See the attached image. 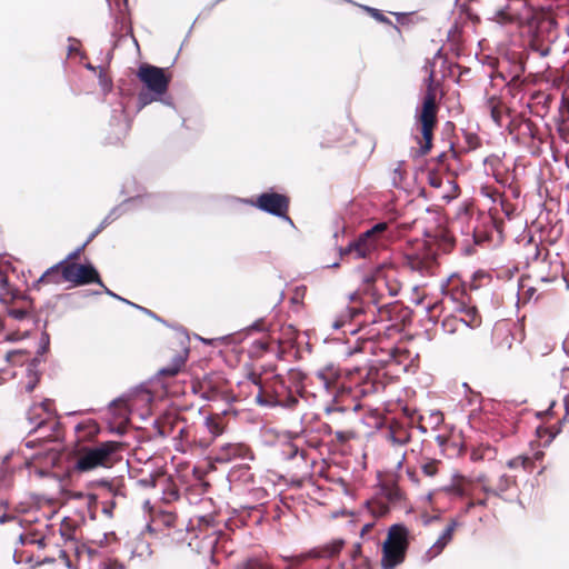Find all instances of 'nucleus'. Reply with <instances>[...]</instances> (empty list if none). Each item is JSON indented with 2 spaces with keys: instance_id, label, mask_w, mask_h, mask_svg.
I'll use <instances>...</instances> for the list:
<instances>
[{
  "instance_id": "nucleus-1",
  "label": "nucleus",
  "mask_w": 569,
  "mask_h": 569,
  "mask_svg": "<svg viewBox=\"0 0 569 569\" xmlns=\"http://www.w3.org/2000/svg\"><path fill=\"white\" fill-rule=\"evenodd\" d=\"M425 70L428 72L427 92L423 97L421 110H417L416 118L421 123L422 140L419 142L417 156H425L431 148L432 131L437 121V106H436V88H435V72L432 64H426Z\"/></svg>"
},
{
  "instance_id": "nucleus-2",
  "label": "nucleus",
  "mask_w": 569,
  "mask_h": 569,
  "mask_svg": "<svg viewBox=\"0 0 569 569\" xmlns=\"http://www.w3.org/2000/svg\"><path fill=\"white\" fill-rule=\"evenodd\" d=\"M138 78L146 86L148 91H141L138 94L139 108H143L153 101H162L164 104L173 107L169 99H162L169 87V78L163 69L150 64H142L138 70Z\"/></svg>"
},
{
  "instance_id": "nucleus-3",
  "label": "nucleus",
  "mask_w": 569,
  "mask_h": 569,
  "mask_svg": "<svg viewBox=\"0 0 569 569\" xmlns=\"http://www.w3.org/2000/svg\"><path fill=\"white\" fill-rule=\"evenodd\" d=\"M120 447L121 445L117 441H103L94 447H83L79 451L73 469L79 472H88L99 467L109 468Z\"/></svg>"
},
{
  "instance_id": "nucleus-4",
  "label": "nucleus",
  "mask_w": 569,
  "mask_h": 569,
  "mask_svg": "<svg viewBox=\"0 0 569 569\" xmlns=\"http://www.w3.org/2000/svg\"><path fill=\"white\" fill-rule=\"evenodd\" d=\"M407 547L408 529L398 523L391 526L382 547L381 567L383 569H395L403 561Z\"/></svg>"
},
{
  "instance_id": "nucleus-5",
  "label": "nucleus",
  "mask_w": 569,
  "mask_h": 569,
  "mask_svg": "<svg viewBox=\"0 0 569 569\" xmlns=\"http://www.w3.org/2000/svg\"><path fill=\"white\" fill-rule=\"evenodd\" d=\"M152 400L153 396L147 388L138 387L114 399L110 403V408H113L114 415L119 419L128 420L134 411H148Z\"/></svg>"
},
{
  "instance_id": "nucleus-6",
  "label": "nucleus",
  "mask_w": 569,
  "mask_h": 569,
  "mask_svg": "<svg viewBox=\"0 0 569 569\" xmlns=\"http://www.w3.org/2000/svg\"><path fill=\"white\" fill-rule=\"evenodd\" d=\"M387 228L388 224L386 222L376 223L346 248L341 247L339 249L340 256H351L353 259L369 258L377 250L379 237Z\"/></svg>"
},
{
  "instance_id": "nucleus-7",
  "label": "nucleus",
  "mask_w": 569,
  "mask_h": 569,
  "mask_svg": "<svg viewBox=\"0 0 569 569\" xmlns=\"http://www.w3.org/2000/svg\"><path fill=\"white\" fill-rule=\"evenodd\" d=\"M28 421L32 426L30 433H39L38 439H51L59 422L50 409V401L33 405L28 411Z\"/></svg>"
},
{
  "instance_id": "nucleus-8",
  "label": "nucleus",
  "mask_w": 569,
  "mask_h": 569,
  "mask_svg": "<svg viewBox=\"0 0 569 569\" xmlns=\"http://www.w3.org/2000/svg\"><path fill=\"white\" fill-rule=\"evenodd\" d=\"M259 210L272 214L278 218H283L291 222L287 216L289 209V199L277 192H263L258 196L256 202H252Z\"/></svg>"
},
{
  "instance_id": "nucleus-9",
  "label": "nucleus",
  "mask_w": 569,
  "mask_h": 569,
  "mask_svg": "<svg viewBox=\"0 0 569 569\" xmlns=\"http://www.w3.org/2000/svg\"><path fill=\"white\" fill-rule=\"evenodd\" d=\"M62 278L64 281L74 284L98 283L103 286L98 271L91 264L69 263L62 268Z\"/></svg>"
},
{
  "instance_id": "nucleus-10",
  "label": "nucleus",
  "mask_w": 569,
  "mask_h": 569,
  "mask_svg": "<svg viewBox=\"0 0 569 569\" xmlns=\"http://www.w3.org/2000/svg\"><path fill=\"white\" fill-rule=\"evenodd\" d=\"M253 458L250 449L240 442H227L220 445L214 455V460L219 463H228L234 459H249Z\"/></svg>"
},
{
  "instance_id": "nucleus-11",
  "label": "nucleus",
  "mask_w": 569,
  "mask_h": 569,
  "mask_svg": "<svg viewBox=\"0 0 569 569\" xmlns=\"http://www.w3.org/2000/svg\"><path fill=\"white\" fill-rule=\"evenodd\" d=\"M457 527V520H451L449 522V525L443 529L435 543L426 551L425 559L427 561L432 560L443 551L447 545L452 540L453 532Z\"/></svg>"
},
{
  "instance_id": "nucleus-12",
  "label": "nucleus",
  "mask_w": 569,
  "mask_h": 569,
  "mask_svg": "<svg viewBox=\"0 0 569 569\" xmlns=\"http://www.w3.org/2000/svg\"><path fill=\"white\" fill-rule=\"evenodd\" d=\"M543 32V28L540 26L529 43L530 50L538 53L541 58H546L550 54L552 43L557 38L556 34L549 32L548 38L545 39Z\"/></svg>"
},
{
  "instance_id": "nucleus-13",
  "label": "nucleus",
  "mask_w": 569,
  "mask_h": 569,
  "mask_svg": "<svg viewBox=\"0 0 569 569\" xmlns=\"http://www.w3.org/2000/svg\"><path fill=\"white\" fill-rule=\"evenodd\" d=\"M478 480L482 482L483 492L495 496H501L513 483V478L506 473L500 475L497 480V483L495 485H492L491 480L487 479L485 476L479 477Z\"/></svg>"
},
{
  "instance_id": "nucleus-14",
  "label": "nucleus",
  "mask_w": 569,
  "mask_h": 569,
  "mask_svg": "<svg viewBox=\"0 0 569 569\" xmlns=\"http://www.w3.org/2000/svg\"><path fill=\"white\" fill-rule=\"evenodd\" d=\"M463 316L458 318L460 323L467 328H478L481 325V317L476 307L461 302L457 308Z\"/></svg>"
},
{
  "instance_id": "nucleus-15",
  "label": "nucleus",
  "mask_w": 569,
  "mask_h": 569,
  "mask_svg": "<svg viewBox=\"0 0 569 569\" xmlns=\"http://www.w3.org/2000/svg\"><path fill=\"white\" fill-rule=\"evenodd\" d=\"M338 377V372L333 369L332 366L321 368L315 373V378L328 393H331L332 387L337 382Z\"/></svg>"
},
{
  "instance_id": "nucleus-16",
  "label": "nucleus",
  "mask_w": 569,
  "mask_h": 569,
  "mask_svg": "<svg viewBox=\"0 0 569 569\" xmlns=\"http://www.w3.org/2000/svg\"><path fill=\"white\" fill-rule=\"evenodd\" d=\"M343 540L341 539H336L329 543H327L326 546L322 547L321 550H310L306 557H313V558H331V557H335L336 555H338L341 549H342V546H343ZM301 559L305 558V556H301L300 557Z\"/></svg>"
},
{
  "instance_id": "nucleus-17",
  "label": "nucleus",
  "mask_w": 569,
  "mask_h": 569,
  "mask_svg": "<svg viewBox=\"0 0 569 569\" xmlns=\"http://www.w3.org/2000/svg\"><path fill=\"white\" fill-rule=\"evenodd\" d=\"M361 310L356 307H346L331 321V328L335 330L343 328L348 322L360 315Z\"/></svg>"
},
{
  "instance_id": "nucleus-18",
  "label": "nucleus",
  "mask_w": 569,
  "mask_h": 569,
  "mask_svg": "<svg viewBox=\"0 0 569 569\" xmlns=\"http://www.w3.org/2000/svg\"><path fill=\"white\" fill-rule=\"evenodd\" d=\"M64 261H60L57 264L47 269L43 274L38 279L37 283L46 282V283H56L59 284L61 281H64L62 278V268Z\"/></svg>"
},
{
  "instance_id": "nucleus-19",
  "label": "nucleus",
  "mask_w": 569,
  "mask_h": 569,
  "mask_svg": "<svg viewBox=\"0 0 569 569\" xmlns=\"http://www.w3.org/2000/svg\"><path fill=\"white\" fill-rule=\"evenodd\" d=\"M204 427L213 438L221 436L224 431V425L220 415L207 416L204 418Z\"/></svg>"
},
{
  "instance_id": "nucleus-20",
  "label": "nucleus",
  "mask_w": 569,
  "mask_h": 569,
  "mask_svg": "<svg viewBox=\"0 0 569 569\" xmlns=\"http://www.w3.org/2000/svg\"><path fill=\"white\" fill-rule=\"evenodd\" d=\"M409 264L412 270L418 271L422 276H429L432 273V259L423 261L419 256H415L409 260Z\"/></svg>"
},
{
  "instance_id": "nucleus-21",
  "label": "nucleus",
  "mask_w": 569,
  "mask_h": 569,
  "mask_svg": "<svg viewBox=\"0 0 569 569\" xmlns=\"http://www.w3.org/2000/svg\"><path fill=\"white\" fill-rule=\"evenodd\" d=\"M120 208H113L108 216L100 222L96 230H93L88 239L87 243L91 242L107 226L114 221L120 216Z\"/></svg>"
},
{
  "instance_id": "nucleus-22",
  "label": "nucleus",
  "mask_w": 569,
  "mask_h": 569,
  "mask_svg": "<svg viewBox=\"0 0 569 569\" xmlns=\"http://www.w3.org/2000/svg\"><path fill=\"white\" fill-rule=\"evenodd\" d=\"M129 552L130 559L138 557L140 560H146L151 556L152 550L150 549L149 543L141 539L138 541L137 547L134 549H130Z\"/></svg>"
},
{
  "instance_id": "nucleus-23",
  "label": "nucleus",
  "mask_w": 569,
  "mask_h": 569,
  "mask_svg": "<svg viewBox=\"0 0 569 569\" xmlns=\"http://www.w3.org/2000/svg\"><path fill=\"white\" fill-rule=\"evenodd\" d=\"M183 365H184V359L180 356H177L173 358V360L170 365H168L159 370V375L173 377L180 371V369Z\"/></svg>"
},
{
  "instance_id": "nucleus-24",
  "label": "nucleus",
  "mask_w": 569,
  "mask_h": 569,
  "mask_svg": "<svg viewBox=\"0 0 569 569\" xmlns=\"http://www.w3.org/2000/svg\"><path fill=\"white\" fill-rule=\"evenodd\" d=\"M230 478L232 480H242L244 483L253 480V475L250 472L249 467H241L239 469H234L230 472Z\"/></svg>"
},
{
  "instance_id": "nucleus-25",
  "label": "nucleus",
  "mask_w": 569,
  "mask_h": 569,
  "mask_svg": "<svg viewBox=\"0 0 569 569\" xmlns=\"http://www.w3.org/2000/svg\"><path fill=\"white\" fill-rule=\"evenodd\" d=\"M236 569H270L269 566L257 558H248L236 566Z\"/></svg>"
},
{
  "instance_id": "nucleus-26",
  "label": "nucleus",
  "mask_w": 569,
  "mask_h": 569,
  "mask_svg": "<svg viewBox=\"0 0 569 569\" xmlns=\"http://www.w3.org/2000/svg\"><path fill=\"white\" fill-rule=\"evenodd\" d=\"M274 407H282L286 409H293L299 403V398L292 393H289L286 398L279 399L276 398L274 400Z\"/></svg>"
},
{
  "instance_id": "nucleus-27",
  "label": "nucleus",
  "mask_w": 569,
  "mask_h": 569,
  "mask_svg": "<svg viewBox=\"0 0 569 569\" xmlns=\"http://www.w3.org/2000/svg\"><path fill=\"white\" fill-rule=\"evenodd\" d=\"M459 326H461L458 317H448L442 321V327L446 332L453 333L458 330Z\"/></svg>"
},
{
  "instance_id": "nucleus-28",
  "label": "nucleus",
  "mask_w": 569,
  "mask_h": 569,
  "mask_svg": "<svg viewBox=\"0 0 569 569\" xmlns=\"http://www.w3.org/2000/svg\"><path fill=\"white\" fill-rule=\"evenodd\" d=\"M559 385L562 389H569V367H563L559 373Z\"/></svg>"
},
{
  "instance_id": "nucleus-29",
  "label": "nucleus",
  "mask_w": 569,
  "mask_h": 569,
  "mask_svg": "<svg viewBox=\"0 0 569 569\" xmlns=\"http://www.w3.org/2000/svg\"><path fill=\"white\" fill-rule=\"evenodd\" d=\"M529 460L528 457H525V456H518L516 458H512L510 459L508 462H507V466L511 469H515V468H518V467H523L526 468V463L527 461Z\"/></svg>"
},
{
  "instance_id": "nucleus-30",
  "label": "nucleus",
  "mask_w": 569,
  "mask_h": 569,
  "mask_svg": "<svg viewBox=\"0 0 569 569\" xmlns=\"http://www.w3.org/2000/svg\"><path fill=\"white\" fill-rule=\"evenodd\" d=\"M49 342H50L49 335L47 332H42V335L40 337V346L38 349L39 355H43L44 352H47V350L49 348Z\"/></svg>"
},
{
  "instance_id": "nucleus-31",
  "label": "nucleus",
  "mask_w": 569,
  "mask_h": 569,
  "mask_svg": "<svg viewBox=\"0 0 569 569\" xmlns=\"http://www.w3.org/2000/svg\"><path fill=\"white\" fill-rule=\"evenodd\" d=\"M274 400L273 398H266L261 392H259L256 397V401L258 405L262 407H274Z\"/></svg>"
},
{
  "instance_id": "nucleus-32",
  "label": "nucleus",
  "mask_w": 569,
  "mask_h": 569,
  "mask_svg": "<svg viewBox=\"0 0 569 569\" xmlns=\"http://www.w3.org/2000/svg\"><path fill=\"white\" fill-rule=\"evenodd\" d=\"M401 164L402 162H399L398 167L395 168L393 172H392V184L395 187H398L400 184V182L402 181V171H401Z\"/></svg>"
},
{
  "instance_id": "nucleus-33",
  "label": "nucleus",
  "mask_w": 569,
  "mask_h": 569,
  "mask_svg": "<svg viewBox=\"0 0 569 569\" xmlns=\"http://www.w3.org/2000/svg\"><path fill=\"white\" fill-rule=\"evenodd\" d=\"M9 280L8 277L0 270V296L9 293Z\"/></svg>"
},
{
  "instance_id": "nucleus-34",
  "label": "nucleus",
  "mask_w": 569,
  "mask_h": 569,
  "mask_svg": "<svg viewBox=\"0 0 569 569\" xmlns=\"http://www.w3.org/2000/svg\"><path fill=\"white\" fill-rule=\"evenodd\" d=\"M248 330L249 331H258V332H263L267 330V327L264 325V321L263 319H258L256 320L252 325H250L248 327Z\"/></svg>"
},
{
  "instance_id": "nucleus-35",
  "label": "nucleus",
  "mask_w": 569,
  "mask_h": 569,
  "mask_svg": "<svg viewBox=\"0 0 569 569\" xmlns=\"http://www.w3.org/2000/svg\"><path fill=\"white\" fill-rule=\"evenodd\" d=\"M367 11L371 13V16L381 22H390L388 18H386L378 9L363 7Z\"/></svg>"
},
{
  "instance_id": "nucleus-36",
  "label": "nucleus",
  "mask_w": 569,
  "mask_h": 569,
  "mask_svg": "<svg viewBox=\"0 0 569 569\" xmlns=\"http://www.w3.org/2000/svg\"><path fill=\"white\" fill-rule=\"evenodd\" d=\"M87 244H88V243H87V241H86L82 246H80L79 248H77L74 251L70 252V253L67 256V258L63 260V261H64V264H68V263H67V261L72 260V259H76V258L80 254V252L86 248V246H87Z\"/></svg>"
},
{
  "instance_id": "nucleus-37",
  "label": "nucleus",
  "mask_w": 569,
  "mask_h": 569,
  "mask_svg": "<svg viewBox=\"0 0 569 569\" xmlns=\"http://www.w3.org/2000/svg\"><path fill=\"white\" fill-rule=\"evenodd\" d=\"M116 535L114 532L103 533L101 540L99 541L100 547H103L104 545H108L110 540H114Z\"/></svg>"
},
{
  "instance_id": "nucleus-38",
  "label": "nucleus",
  "mask_w": 569,
  "mask_h": 569,
  "mask_svg": "<svg viewBox=\"0 0 569 569\" xmlns=\"http://www.w3.org/2000/svg\"><path fill=\"white\" fill-rule=\"evenodd\" d=\"M102 287H103V289H104V292H106L108 296H110V297H112V298H114V299H118V300H120V301H122V302H124V303H128V305H130V303H131L129 300H127V299H124V298H122V297L118 296L117 293L112 292L111 290H109L107 287H104V284H103Z\"/></svg>"
},
{
  "instance_id": "nucleus-39",
  "label": "nucleus",
  "mask_w": 569,
  "mask_h": 569,
  "mask_svg": "<svg viewBox=\"0 0 569 569\" xmlns=\"http://www.w3.org/2000/svg\"><path fill=\"white\" fill-rule=\"evenodd\" d=\"M130 306H132V307H134V308H137V309L141 310L142 312H144L146 315H148V316H150V317H152V318H154V319H158V317L156 316V313H154V312H152L151 310H149V309H147V308H144V307L138 306V305H136V303H133V302H132V303H130Z\"/></svg>"
},
{
  "instance_id": "nucleus-40",
  "label": "nucleus",
  "mask_w": 569,
  "mask_h": 569,
  "mask_svg": "<svg viewBox=\"0 0 569 569\" xmlns=\"http://www.w3.org/2000/svg\"><path fill=\"white\" fill-rule=\"evenodd\" d=\"M10 313L18 320H21L27 316V312L22 309L12 310Z\"/></svg>"
},
{
  "instance_id": "nucleus-41",
  "label": "nucleus",
  "mask_w": 569,
  "mask_h": 569,
  "mask_svg": "<svg viewBox=\"0 0 569 569\" xmlns=\"http://www.w3.org/2000/svg\"><path fill=\"white\" fill-rule=\"evenodd\" d=\"M11 520H16V517L14 516H11V515H7V513H2L0 516V525H3L8 521H11Z\"/></svg>"
},
{
  "instance_id": "nucleus-42",
  "label": "nucleus",
  "mask_w": 569,
  "mask_h": 569,
  "mask_svg": "<svg viewBox=\"0 0 569 569\" xmlns=\"http://www.w3.org/2000/svg\"><path fill=\"white\" fill-rule=\"evenodd\" d=\"M18 352L17 351H9V352H6V353H0V357L2 359H4L6 361H11V358L17 356Z\"/></svg>"
},
{
  "instance_id": "nucleus-43",
  "label": "nucleus",
  "mask_w": 569,
  "mask_h": 569,
  "mask_svg": "<svg viewBox=\"0 0 569 569\" xmlns=\"http://www.w3.org/2000/svg\"><path fill=\"white\" fill-rule=\"evenodd\" d=\"M335 411L343 412L345 409L342 407H333V406H329L325 409V412L328 415L331 412H335Z\"/></svg>"
},
{
  "instance_id": "nucleus-44",
  "label": "nucleus",
  "mask_w": 569,
  "mask_h": 569,
  "mask_svg": "<svg viewBox=\"0 0 569 569\" xmlns=\"http://www.w3.org/2000/svg\"><path fill=\"white\" fill-rule=\"evenodd\" d=\"M106 569H124V566L122 563H118L117 561L110 562Z\"/></svg>"
},
{
  "instance_id": "nucleus-45",
  "label": "nucleus",
  "mask_w": 569,
  "mask_h": 569,
  "mask_svg": "<svg viewBox=\"0 0 569 569\" xmlns=\"http://www.w3.org/2000/svg\"><path fill=\"white\" fill-rule=\"evenodd\" d=\"M59 553H60V558H62L64 560L66 566L70 567V559H69L67 552L64 550H60Z\"/></svg>"
},
{
  "instance_id": "nucleus-46",
  "label": "nucleus",
  "mask_w": 569,
  "mask_h": 569,
  "mask_svg": "<svg viewBox=\"0 0 569 569\" xmlns=\"http://www.w3.org/2000/svg\"><path fill=\"white\" fill-rule=\"evenodd\" d=\"M389 439H390V441H392L393 443H399V445L405 443V440H399V439L396 437V435H395V432H393V431H391V432H390V435H389Z\"/></svg>"
},
{
  "instance_id": "nucleus-47",
  "label": "nucleus",
  "mask_w": 569,
  "mask_h": 569,
  "mask_svg": "<svg viewBox=\"0 0 569 569\" xmlns=\"http://www.w3.org/2000/svg\"><path fill=\"white\" fill-rule=\"evenodd\" d=\"M422 470H423V472H425L426 475H428V476H433V473H435L433 468H432V466H430V465H425V466L422 467Z\"/></svg>"
},
{
  "instance_id": "nucleus-48",
  "label": "nucleus",
  "mask_w": 569,
  "mask_h": 569,
  "mask_svg": "<svg viewBox=\"0 0 569 569\" xmlns=\"http://www.w3.org/2000/svg\"><path fill=\"white\" fill-rule=\"evenodd\" d=\"M336 438L339 441H343L345 440V432L343 431H336Z\"/></svg>"
},
{
  "instance_id": "nucleus-49",
  "label": "nucleus",
  "mask_w": 569,
  "mask_h": 569,
  "mask_svg": "<svg viewBox=\"0 0 569 569\" xmlns=\"http://www.w3.org/2000/svg\"><path fill=\"white\" fill-rule=\"evenodd\" d=\"M476 506V502L473 501H470L466 508H465V513H468L473 507Z\"/></svg>"
},
{
  "instance_id": "nucleus-50",
  "label": "nucleus",
  "mask_w": 569,
  "mask_h": 569,
  "mask_svg": "<svg viewBox=\"0 0 569 569\" xmlns=\"http://www.w3.org/2000/svg\"><path fill=\"white\" fill-rule=\"evenodd\" d=\"M563 401H565L566 411L569 415V397L565 396Z\"/></svg>"
},
{
  "instance_id": "nucleus-51",
  "label": "nucleus",
  "mask_w": 569,
  "mask_h": 569,
  "mask_svg": "<svg viewBox=\"0 0 569 569\" xmlns=\"http://www.w3.org/2000/svg\"><path fill=\"white\" fill-rule=\"evenodd\" d=\"M486 505H487V501H486V500H478V501L476 502V506H482V507H485Z\"/></svg>"
},
{
  "instance_id": "nucleus-52",
  "label": "nucleus",
  "mask_w": 569,
  "mask_h": 569,
  "mask_svg": "<svg viewBox=\"0 0 569 569\" xmlns=\"http://www.w3.org/2000/svg\"><path fill=\"white\" fill-rule=\"evenodd\" d=\"M492 117H493V119H495L496 121H498V119H497V118H498V114H496V111H495V110H492Z\"/></svg>"
},
{
  "instance_id": "nucleus-53",
  "label": "nucleus",
  "mask_w": 569,
  "mask_h": 569,
  "mask_svg": "<svg viewBox=\"0 0 569 569\" xmlns=\"http://www.w3.org/2000/svg\"><path fill=\"white\" fill-rule=\"evenodd\" d=\"M1 506L4 507V508H8L9 503L7 501H2Z\"/></svg>"
},
{
  "instance_id": "nucleus-54",
  "label": "nucleus",
  "mask_w": 569,
  "mask_h": 569,
  "mask_svg": "<svg viewBox=\"0 0 569 569\" xmlns=\"http://www.w3.org/2000/svg\"><path fill=\"white\" fill-rule=\"evenodd\" d=\"M433 519H437V518L433 517ZM431 520H432V518L425 520V525H428Z\"/></svg>"
},
{
  "instance_id": "nucleus-55",
  "label": "nucleus",
  "mask_w": 569,
  "mask_h": 569,
  "mask_svg": "<svg viewBox=\"0 0 569 569\" xmlns=\"http://www.w3.org/2000/svg\"><path fill=\"white\" fill-rule=\"evenodd\" d=\"M27 389H28V391H31V390L33 389V385H29V386L27 387Z\"/></svg>"
},
{
  "instance_id": "nucleus-56",
  "label": "nucleus",
  "mask_w": 569,
  "mask_h": 569,
  "mask_svg": "<svg viewBox=\"0 0 569 569\" xmlns=\"http://www.w3.org/2000/svg\"><path fill=\"white\" fill-rule=\"evenodd\" d=\"M81 428H82V426L79 423V425H77L76 430L79 431Z\"/></svg>"
},
{
  "instance_id": "nucleus-57",
  "label": "nucleus",
  "mask_w": 569,
  "mask_h": 569,
  "mask_svg": "<svg viewBox=\"0 0 569 569\" xmlns=\"http://www.w3.org/2000/svg\"><path fill=\"white\" fill-rule=\"evenodd\" d=\"M443 157H445V153H440L438 158L441 161Z\"/></svg>"
},
{
  "instance_id": "nucleus-58",
  "label": "nucleus",
  "mask_w": 569,
  "mask_h": 569,
  "mask_svg": "<svg viewBox=\"0 0 569 569\" xmlns=\"http://www.w3.org/2000/svg\"><path fill=\"white\" fill-rule=\"evenodd\" d=\"M39 546H43V539L38 540Z\"/></svg>"
},
{
  "instance_id": "nucleus-59",
  "label": "nucleus",
  "mask_w": 569,
  "mask_h": 569,
  "mask_svg": "<svg viewBox=\"0 0 569 569\" xmlns=\"http://www.w3.org/2000/svg\"><path fill=\"white\" fill-rule=\"evenodd\" d=\"M447 282H448V280L442 283V288H445L447 286Z\"/></svg>"
},
{
  "instance_id": "nucleus-60",
  "label": "nucleus",
  "mask_w": 569,
  "mask_h": 569,
  "mask_svg": "<svg viewBox=\"0 0 569 569\" xmlns=\"http://www.w3.org/2000/svg\"><path fill=\"white\" fill-rule=\"evenodd\" d=\"M287 569H289V568H287Z\"/></svg>"
}]
</instances>
